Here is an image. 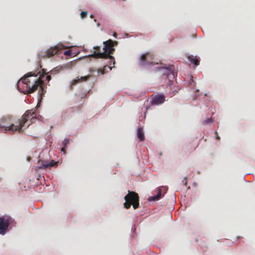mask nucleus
Listing matches in <instances>:
<instances>
[{
	"mask_svg": "<svg viewBox=\"0 0 255 255\" xmlns=\"http://www.w3.org/2000/svg\"><path fill=\"white\" fill-rule=\"evenodd\" d=\"M188 59L191 63H192L195 66H198L199 65L200 61L198 58H197L196 57H194L193 55H190L188 57Z\"/></svg>",
	"mask_w": 255,
	"mask_h": 255,
	"instance_id": "nucleus-15",
	"label": "nucleus"
},
{
	"mask_svg": "<svg viewBox=\"0 0 255 255\" xmlns=\"http://www.w3.org/2000/svg\"><path fill=\"white\" fill-rule=\"evenodd\" d=\"M215 134H216V139H217V140H219V139H220V137L218 136L217 132V131H215Z\"/></svg>",
	"mask_w": 255,
	"mask_h": 255,
	"instance_id": "nucleus-24",
	"label": "nucleus"
},
{
	"mask_svg": "<svg viewBox=\"0 0 255 255\" xmlns=\"http://www.w3.org/2000/svg\"><path fill=\"white\" fill-rule=\"evenodd\" d=\"M21 121V118L18 119L17 120H15L14 118L13 119V130H10L9 133H14L15 132H18L19 133L23 131L22 128L25 127V126H21V127H20L19 129L18 128V127L17 126H19V125L20 124V122Z\"/></svg>",
	"mask_w": 255,
	"mask_h": 255,
	"instance_id": "nucleus-11",
	"label": "nucleus"
},
{
	"mask_svg": "<svg viewBox=\"0 0 255 255\" xmlns=\"http://www.w3.org/2000/svg\"><path fill=\"white\" fill-rule=\"evenodd\" d=\"M162 197V195L161 194V190L160 189L158 188V193H157V195L153 196L152 197H150L149 198V200L150 201L158 200L159 199L161 198Z\"/></svg>",
	"mask_w": 255,
	"mask_h": 255,
	"instance_id": "nucleus-14",
	"label": "nucleus"
},
{
	"mask_svg": "<svg viewBox=\"0 0 255 255\" xmlns=\"http://www.w3.org/2000/svg\"><path fill=\"white\" fill-rule=\"evenodd\" d=\"M69 140L68 139H65L62 143L63 146L61 148V151L65 153V148L67 145L69 143Z\"/></svg>",
	"mask_w": 255,
	"mask_h": 255,
	"instance_id": "nucleus-18",
	"label": "nucleus"
},
{
	"mask_svg": "<svg viewBox=\"0 0 255 255\" xmlns=\"http://www.w3.org/2000/svg\"><path fill=\"white\" fill-rule=\"evenodd\" d=\"M116 35H117V34L116 33H115L114 34V36H115V37L116 36Z\"/></svg>",
	"mask_w": 255,
	"mask_h": 255,
	"instance_id": "nucleus-25",
	"label": "nucleus"
},
{
	"mask_svg": "<svg viewBox=\"0 0 255 255\" xmlns=\"http://www.w3.org/2000/svg\"><path fill=\"white\" fill-rule=\"evenodd\" d=\"M213 122V120L211 118H208L203 122L204 125L210 124Z\"/></svg>",
	"mask_w": 255,
	"mask_h": 255,
	"instance_id": "nucleus-19",
	"label": "nucleus"
},
{
	"mask_svg": "<svg viewBox=\"0 0 255 255\" xmlns=\"http://www.w3.org/2000/svg\"><path fill=\"white\" fill-rule=\"evenodd\" d=\"M153 63V55L150 53H146L141 55L139 63L141 66L148 65Z\"/></svg>",
	"mask_w": 255,
	"mask_h": 255,
	"instance_id": "nucleus-8",
	"label": "nucleus"
},
{
	"mask_svg": "<svg viewBox=\"0 0 255 255\" xmlns=\"http://www.w3.org/2000/svg\"><path fill=\"white\" fill-rule=\"evenodd\" d=\"M165 101V96L163 94H159L153 96L151 103L152 105H159Z\"/></svg>",
	"mask_w": 255,
	"mask_h": 255,
	"instance_id": "nucleus-10",
	"label": "nucleus"
},
{
	"mask_svg": "<svg viewBox=\"0 0 255 255\" xmlns=\"http://www.w3.org/2000/svg\"><path fill=\"white\" fill-rule=\"evenodd\" d=\"M46 80H47L48 82H49V81L51 80V76H50V75H47V76H46Z\"/></svg>",
	"mask_w": 255,
	"mask_h": 255,
	"instance_id": "nucleus-22",
	"label": "nucleus"
},
{
	"mask_svg": "<svg viewBox=\"0 0 255 255\" xmlns=\"http://www.w3.org/2000/svg\"><path fill=\"white\" fill-rule=\"evenodd\" d=\"M87 15V11H82L81 12V16L82 18H85Z\"/></svg>",
	"mask_w": 255,
	"mask_h": 255,
	"instance_id": "nucleus-21",
	"label": "nucleus"
},
{
	"mask_svg": "<svg viewBox=\"0 0 255 255\" xmlns=\"http://www.w3.org/2000/svg\"><path fill=\"white\" fill-rule=\"evenodd\" d=\"M107 69H109L110 70H111L112 67L111 66H105L103 68H101L98 70V72L101 73L102 74H103L107 72L106 70Z\"/></svg>",
	"mask_w": 255,
	"mask_h": 255,
	"instance_id": "nucleus-17",
	"label": "nucleus"
},
{
	"mask_svg": "<svg viewBox=\"0 0 255 255\" xmlns=\"http://www.w3.org/2000/svg\"><path fill=\"white\" fill-rule=\"evenodd\" d=\"M126 201L124 203V207L129 209L132 205L134 209H137L139 206V197L137 193L133 191H128V194L124 197Z\"/></svg>",
	"mask_w": 255,
	"mask_h": 255,
	"instance_id": "nucleus-3",
	"label": "nucleus"
},
{
	"mask_svg": "<svg viewBox=\"0 0 255 255\" xmlns=\"http://www.w3.org/2000/svg\"><path fill=\"white\" fill-rule=\"evenodd\" d=\"M39 164H40V166H39V168L46 169L57 165V162H55L54 160H52L49 163H48L47 161H42L41 162V164L40 163V162H39Z\"/></svg>",
	"mask_w": 255,
	"mask_h": 255,
	"instance_id": "nucleus-13",
	"label": "nucleus"
},
{
	"mask_svg": "<svg viewBox=\"0 0 255 255\" xmlns=\"http://www.w3.org/2000/svg\"><path fill=\"white\" fill-rule=\"evenodd\" d=\"M137 137L140 141H143L144 139V133L141 128H138L137 129Z\"/></svg>",
	"mask_w": 255,
	"mask_h": 255,
	"instance_id": "nucleus-16",
	"label": "nucleus"
},
{
	"mask_svg": "<svg viewBox=\"0 0 255 255\" xmlns=\"http://www.w3.org/2000/svg\"><path fill=\"white\" fill-rule=\"evenodd\" d=\"M66 48H67V47L62 43H59L46 50L41 51L39 56L43 58H49L56 54L61 50Z\"/></svg>",
	"mask_w": 255,
	"mask_h": 255,
	"instance_id": "nucleus-6",
	"label": "nucleus"
},
{
	"mask_svg": "<svg viewBox=\"0 0 255 255\" xmlns=\"http://www.w3.org/2000/svg\"><path fill=\"white\" fill-rule=\"evenodd\" d=\"M36 120V114L34 110L26 111L21 118L20 124L18 128L19 129L21 126H25L26 128L29 127L31 124L34 123Z\"/></svg>",
	"mask_w": 255,
	"mask_h": 255,
	"instance_id": "nucleus-4",
	"label": "nucleus"
},
{
	"mask_svg": "<svg viewBox=\"0 0 255 255\" xmlns=\"http://www.w3.org/2000/svg\"><path fill=\"white\" fill-rule=\"evenodd\" d=\"M103 44V50L104 52H101L100 46H95L94 47L95 51L93 52V53L91 55V56L95 58H109L111 63L113 62V65H115V61L114 58L110 54H113L115 51V49L114 47L117 45L118 42L117 41L109 39L106 41H104ZM110 65H111V63H110Z\"/></svg>",
	"mask_w": 255,
	"mask_h": 255,
	"instance_id": "nucleus-2",
	"label": "nucleus"
},
{
	"mask_svg": "<svg viewBox=\"0 0 255 255\" xmlns=\"http://www.w3.org/2000/svg\"><path fill=\"white\" fill-rule=\"evenodd\" d=\"M174 66L173 65H170L168 67L165 68V72L164 74L166 75L167 78L170 79H173L175 77V73L174 71ZM170 83L171 82V80H169Z\"/></svg>",
	"mask_w": 255,
	"mask_h": 255,
	"instance_id": "nucleus-9",
	"label": "nucleus"
},
{
	"mask_svg": "<svg viewBox=\"0 0 255 255\" xmlns=\"http://www.w3.org/2000/svg\"><path fill=\"white\" fill-rule=\"evenodd\" d=\"M11 218L9 217H0V234L4 235L7 230Z\"/></svg>",
	"mask_w": 255,
	"mask_h": 255,
	"instance_id": "nucleus-7",
	"label": "nucleus"
},
{
	"mask_svg": "<svg viewBox=\"0 0 255 255\" xmlns=\"http://www.w3.org/2000/svg\"><path fill=\"white\" fill-rule=\"evenodd\" d=\"M14 117L11 115L3 117L0 120V129L9 132L10 130H13Z\"/></svg>",
	"mask_w": 255,
	"mask_h": 255,
	"instance_id": "nucleus-5",
	"label": "nucleus"
},
{
	"mask_svg": "<svg viewBox=\"0 0 255 255\" xmlns=\"http://www.w3.org/2000/svg\"><path fill=\"white\" fill-rule=\"evenodd\" d=\"M90 76H91L89 75L88 76L81 77L80 78L77 77L76 79L73 80L70 85V89L72 90L73 87L76 85L77 83L87 81L89 79Z\"/></svg>",
	"mask_w": 255,
	"mask_h": 255,
	"instance_id": "nucleus-12",
	"label": "nucleus"
},
{
	"mask_svg": "<svg viewBox=\"0 0 255 255\" xmlns=\"http://www.w3.org/2000/svg\"><path fill=\"white\" fill-rule=\"evenodd\" d=\"M42 73L39 71L37 72H30L24 75L17 83L18 88L22 84L23 92L25 94H30L34 92L39 87L40 91L39 94L42 98L46 93V90L43 87L44 82L42 80L44 76L47 74L45 69H42Z\"/></svg>",
	"mask_w": 255,
	"mask_h": 255,
	"instance_id": "nucleus-1",
	"label": "nucleus"
},
{
	"mask_svg": "<svg viewBox=\"0 0 255 255\" xmlns=\"http://www.w3.org/2000/svg\"><path fill=\"white\" fill-rule=\"evenodd\" d=\"M186 179H187V177H185V178H184V180L183 181V182L184 181H185V182H184V183H183V184H184V186H186V185H187V182Z\"/></svg>",
	"mask_w": 255,
	"mask_h": 255,
	"instance_id": "nucleus-23",
	"label": "nucleus"
},
{
	"mask_svg": "<svg viewBox=\"0 0 255 255\" xmlns=\"http://www.w3.org/2000/svg\"><path fill=\"white\" fill-rule=\"evenodd\" d=\"M64 54L65 55L71 56L72 55V51L70 50H68L65 51L64 52Z\"/></svg>",
	"mask_w": 255,
	"mask_h": 255,
	"instance_id": "nucleus-20",
	"label": "nucleus"
}]
</instances>
